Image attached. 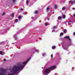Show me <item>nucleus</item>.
<instances>
[{
  "label": "nucleus",
  "mask_w": 75,
  "mask_h": 75,
  "mask_svg": "<svg viewBox=\"0 0 75 75\" xmlns=\"http://www.w3.org/2000/svg\"><path fill=\"white\" fill-rule=\"evenodd\" d=\"M63 34L62 33H60V36H62V35H63Z\"/></svg>",
  "instance_id": "nucleus-18"
},
{
  "label": "nucleus",
  "mask_w": 75,
  "mask_h": 75,
  "mask_svg": "<svg viewBox=\"0 0 75 75\" xmlns=\"http://www.w3.org/2000/svg\"><path fill=\"white\" fill-rule=\"evenodd\" d=\"M61 58L60 57H59L58 60H61Z\"/></svg>",
  "instance_id": "nucleus-30"
},
{
  "label": "nucleus",
  "mask_w": 75,
  "mask_h": 75,
  "mask_svg": "<svg viewBox=\"0 0 75 75\" xmlns=\"http://www.w3.org/2000/svg\"><path fill=\"white\" fill-rule=\"evenodd\" d=\"M29 2V1L27 0L26 1V3H27V4H28V3Z\"/></svg>",
  "instance_id": "nucleus-24"
},
{
  "label": "nucleus",
  "mask_w": 75,
  "mask_h": 75,
  "mask_svg": "<svg viewBox=\"0 0 75 75\" xmlns=\"http://www.w3.org/2000/svg\"><path fill=\"white\" fill-rule=\"evenodd\" d=\"M65 9H66V8L63 7L62 8V10H63V11H64Z\"/></svg>",
  "instance_id": "nucleus-11"
},
{
  "label": "nucleus",
  "mask_w": 75,
  "mask_h": 75,
  "mask_svg": "<svg viewBox=\"0 0 75 75\" xmlns=\"http://www.w3.org/2000/svg\"><path fill=\"white\" fill-rule=\"evenodd\" d=\"M4 42H0V45H1V44H3Z\"/></svg>",
  "instance_id": "nucleus-25"
},
{
  "label": "nucleus",
  "mask_w": 75,
  "mask_h": 75,
  "mask_svg": "<svg viewBox=\"0 0 75 75\" xmlns=\"http://www.w3.org/2000/svg\"><path fill=\"white\" fill-rule=\"evenodd\" d=\"M2 34H3V33H2Z\"/></svg>",
  "instance_id": "nucleus-45"
},
{
  "label": "nucleus",
  "mask_w": 75,
  "mask_h": 75,
  "mask_svg": "<svg viewBox=\"0 0 75 75\" xmlns=\"http://www.w3.org/2000/svg\"><path fill=\"white\" fill-rule=\"evenodd\" d=\"M72 9L73 10H75V8H73Z\"/></svg>",
  "instance_id": "nucleus-36"
},
{
  "label": "nucleus",
  "mask_w": 75,
  "mask_h": 75,
  "mask_svg": "<svg viewBox=\"0 0 75 75\" xmlns=\"http://www.w3.org/2000/svg\"><path fill=\"white\" fill-rule=\"evenodd\" d=\"M48 20H50V19H48Z\"/></svg>",
  "instance_id": "nucleus-43"
},
{
  "label": "nucleus",
  "mask_w": 75,
  "mask_h": 75,
  "mask_svg": "<svg viewBox=\"0 0 75 75\" xmlns=\"http://www.w3.org/2000/svg\"><path fill=\"white\" fill-rule=\"evenodd\" d=\"M13 1V2L14 3V2H16V0H12Z\"/></svg>",
  "instance_id": "nucleus-29"
},
{
  "label": "nucleus",
  "mask_w": 75,
  "mask_h": 75,
  "mask_svg": "<svg viewBox=\"0 0 75 75\" xmlns=\"http://www.w3.org/2000/svg\"><path fill=\"white\" fill-rule=\"evenodd\" d=\"M4 61H5V62L6 61V59H4Z\"/></svg>",
  "instance_id": "nucleus-34"
},
{
  "label": "nucleus",
  "mask_w": 75,
  "mask_h": 75,
  "mask_svg": "<svg viewBox=\"0 0 75 75\" xmlns=\"http://www.w3.org/2000/svg\"><path fill=\"white\" fill-rule=\"evenodd\" d=\"M74 35H75V32H74L73 33Z\"/></svg>",
  "instance_id": "nucleus-35"
},
{
  "label": "nucleus",
  "mask_w": 75,
  "mask_h": 75,
  "mask_svg": "<svg viewBox=\"0 0 75 75\" xmlns=\"http://www.w3.org/2000/svg\"><path fill=\"white\" fill-rule=\"evenodd\" d=\"M63 32L64 34H65L66 33V32H67V30H66V29H64L63 30Z\"/></svg>",
  "instance_id": "nucleus-14"
},
{
  "label": "nucleus",
  "mask_w": 75,
  "mask_h": 75,
  "mask_svg": "<svg viewBox=\"0 0 75 75\" xmlns=\"http://www.w3.org/2000/svg\"><path fill=\"white\" fill-rule=\"evenodd\" d=\"M18 18L19 20H20V21H21V16H18Z\"/></svg>",
  "instance_id": "nucleus-12"
},
{
  "label": "nucleus",
  "mask_w": 75,
  "mask_h": 75,
  "mask_svg": "<svg viewBox=\"0 0 75 75\" xmlns=\"http://www.w3.org/2000/svg\"><path fill=\"white\" fill-rule=\"evenodd\" d=\"M65 38H68L69 41H70V42H69V44L68 45L71 46V45H73V43H72V40H71V39H70V38L69 37V36H68L64 37V39Z\"/></svg>",
  "instance_id": "nucleus-3"
},
{
  "label": "nucleus",
  "mask_w": 75,
  "mask_h": 75,
  "mask_svg": "<svg viewBox=\"0 0 75 75\" xmlns=\"http://www.w3.org/2000/svg\"><path fill=\"white\" fill-rule=\"evenodd\" d=\"M46 53H44L42 54V56L43 57H45V56H46Z\"/></svg>",
  "instance_id": "nucleus-10"
},
{
  "label": "nucleus",
  "mask_w": 75,
  "mask_h": 75,
  "mask_svg": "<svg viewBox=\"0 0 75 75\" xmlns=\"http://www.w3.org/2000/svg\"><path fill=\"white\" fill-rule=\"evenodd\" d=\"M23 14L25 15H26V14H25V12H24V13H23Z\"/></svg>",
  "instance_id": "nucleus-33"
},
{
  "label": "nucleus",
  "mask_w": 75,
  "mask_h": 75,
  "mask_svg": "<svg viewBox=\"0 0 75 75\" xmlns=\"http://www.w3.org/2000/svg\"><path fill=\"white\" fill-rule=\"evenodd\" d=\"M70 23L71 22L70 21H67L66 22V23Z\"/></svg>",
  "instance_id": "nucleus-26"
},
{
  "label": "nucleus",
  "mask_w": 75,
  "mask_h": 75,
  "mask_svg": "<svg viewBox=\"0 0 75 75\" xmlns=\"http://www.w3.org/2000/svg\"><path fill=\"white\" fill-rule=\"evenodd\" d=\"M7 70L4 69H1V71L0 72V75H6V74H4L5 73H6Z\"/></svg>",
  "instance_id": "nucleus-2"
},
{
  "label": "nucleus",
  "mask_w": 75,
  "mask_h": 75,
  "mask_svg": "<svg viewBox=\"0 0 75 75\" xmlns=\"http://www.w3.org/2000/svg\"><path fill=\"white\" fill-rule=\"evenodd\" d=\"M31 18L32 19H33V18H34V17H32Z\"/></svg>",
  "instance_id": "nucleus-39"
},
{
  "label": "nucleus",
  "mask_w": 75,
  "mask_h": 75,
  "mask_svg": "<svg viewBox=\"0 0 75 75\" xmlns=\"http://www.w3.org/2000/svg\"><path fill=\"white\" fill-rule=\"evenodd\" d=\"M56 28V26H54L52 28L53 30H54V29H55Z\"/></svg>",
  "instance_id": "nucleus-20"
},
{
  "label": "nucleus",
  "mask_w": 75,
  "mask_h": 75,
  "mask_svg": "<svg viewBox=\"0 0 75 75\" xmlns=\"http://www.w3.org/2000/svg\"><path fill=\"white\" fill-rule=\"evenodd\" d=\"M12 44H15V43H12Z\"/></svg>",
  "instance_id": "nucleus-40"
},
{
  "label": "nucleus",
  "mask_w": 75,
  "mask_h": 75,
  "mask_svg": "<svg viewBox=\"0 0 75 75\" xmlns=\"http://www.w3.org/2000/svg\"><path fill=\"white\" fill-rule=\"evenodd\" d=\"M11 16L12 17H14V14L12 13L11 15Z\"/></svg>",
  "instance_id": "nucleus-23"
},
{
  "label": "nucleus",
  "mask_w": 75,
  "mask_h": 75,
  "mask_svg": "<svg viewBox=\"0 0 75 75\" xmlns=\"http://www.w3.org/2000/svg\"><path fill=\"white\" fill-rule=\"evenodd\" d=\"M3 54V52L0 51V55H1Z\"/></svg>",
  "instance_id": "nucleus-22"
},
{
  "label": "nucleus",
  "mask_w": 75,
  "mask_h": 75,
  "mask_svg": "<svg viewBox=\"0 0 75 75\" xmlns=\"http://www.w3.org/2000/svg\"><path fill=\"white\" fill-rule=\"evenodd\" d=\"M18 33H17L16 34L14 35H13V37H14V38H15V40H17V38H17V37L16 36V35L17 34H18Z\"/></svg>",
  "instance_id": "nucleus-6"
},
{
  "label": "nucleus",
  "mask_w": 75,
  "mask_h": 75,
  "mask_svg": "<svg viewBox=\"0 0 75 75\" xmlns=\"http://www.w3.org/2000/svg\"><path fill=\"white\" fill-rule=\"evenodd\" d=\"M55 46H53V47H52V49H54V48H55Z\"/></svg>",
  "instance_id": "nucleus-28"
},
{
  "label": "nucleus",
  "mask_w": 75,
  "mask_h": 75,
  "mask_svg": "<svg viewBox=\"0 0 75 75\" xmlns=\"http://www.w3.org/2000/svg\"><path fill=\"white\" fill-rule=\"evenodd\" d=\"M50 10H51V8H50V7H48L47 8V11H48Z\"/></svg>",
  "instance_id": "nucleus-8"
},
{
  "label": "nucleus",
  "mask_w": 75,
  "mask_h": 75,
  "mask_svg": "<svg viewBox=\"0 0 75 75\" xmlns=\"http://www.w3.org/2000/svg\"><path fill=\"white\" fill-rule=\"evenodd\" d=\"M34 52H37V53H38V52H39V50H37L35 49L34 50Z\"/></svg>",
  "instance_id": "nucleus-7"
},
{
  "label": "nucleus",
  "mask_w": 75,
  "mask_h": 75,
  "mask_svg": "<svg viewBox=\"0 0 75 75\" xmlns=\"http://www.w3.org/2000/svg\"><path fill=\"white\" fill-rule=\"evenodd\" d=\"M51 57H52V58H53V55L52 54L51 55Z\"/></svg>",
  "instance_id": "nucleus-32"
},
{
  "label": "nucleus",
  "mask_w": 75,
  "mask_h": 75,
  "mask_svg": "<svg viewBox=\"0 0 75 75\" xmlns=\"http://www.w3.org/2000/svg\"><path fill=\"white\" fill-rule=\"evenodd\" d=\"M58 19L59 20H61L62 19V17L61 16H59L58 17Z\"/></svg>",
  "instance_id": "nucleus-13"
},
{
  "label": "nucleus",
  "mask_w": 75,
  "mask_h": 75,
  "mask_svg": "<svg viewBox=\"0 0 75 75\" xmlns=\"http://www.w3.org/2000/svg\"><path fill=\"white\" fill-rule=\"evenodd\" d=\"M23 10V8H21V11H22V10Z\"/></svg>",
  "instance_id": "nucleus-37"
},
{
  "label": "nucleus",
  "mask_w": 75,
  "mask_h": 75,
  "mask_svg": "<svg viewBox=\"0 0 75 75\" xmlns=\"http://www.w3.org/2000/svg\"><path fill=\"white\" fill-rule=\"evenodd\" d=\"M62 46L64 50H67V48H68V47H69V46L68 45L65 44H64L63 43L62 44Z\"/></svg>",
  "instance_id": "nucleus-4"
},
{
  "label": "nucleus",
  "mask_w": 75,
  "mask_h": 75,
  "mask_svg": "<svg viewBox=\"0 0 75 75\" xmlns=\"http://www.w3.org/2000/svg\"><path fill=\"white\" fill-rule=\"evenodd\" d=\"M57 5H55L54 6V8H55V9H57Z\"/></svg>",
  "instance_id": "nucleus-15"
},
{
  "label": "nucleus",
  "mask_w": 75,
  "mask_h": 75,
  "mask_svg": "<svg viewBox=\"0 0 75 75\" xmlns=\"http://www.w3.org/2000/svg\"><path fill=\"white\" fill-rule=\"evenodd\" d=\"M18 20L16 19L15 20V22H16V23H17V22H18Z\"/></svg>",
  "instance_id": "nucleus-21"
},
{
  "label": "nucleus",
  "mask_w": 75,
  "mask_h": 75,
  "mask_svg": "<svg viewBox=\"0 0 75 75\" xmlns=\"http://www.w3.org/2000/svg\"><path fill=\"white\" fill-rule=\"evenodd\" d=\"M62 17L63 19H64V18H65V17H66V16L65 15H63Z\"/></svg>",
  "instance_id": "nucleus-9"
},
{
  "label": "nucleus",
  "mask_w": 75,
  "mask_h": 75,
  "mask_svg": "<svg viewBox=\"0 0 75 75\" xmlns=\"http://www.w3.org/2000/svg\"><path fill=\"white\" fill-rule=\"evenodd\" d=\"M5 14V13H3L2 14V16H4V14Z\"/></svg>",
  "instance_id": "nucleus-27"
},
{
  "label": "nucleus",
  "mask_w": 75,
  "mask_h": 75,
  "mask_svg": "<svg viewBox=\"0 0 75 75\" xmlns=\"http://www.w3.org/2000/svg\"><path fill=\"white\" fill-rule=\"evenodd\" d=\"M74 23H75V22H74Z\"/></svg>",
  "instance_id": "nucleus-44"
},
{
  "label": "nucleus",
  "mask_w": 75,
  "mask_h": 75,
  "mask_svg": "<svg viewBox=\"0 0 75 75\" xmlns=\"http://www.w3.org/2000/svg\"><path fill=\"white\" fill-rule=\"evenodd\" d=\"M55 75H58V74H56Z\"/></svg>",
  "instance_id": "nucleus-41"
},
{
  "label": "nucleus",
  "mask_w": 75,
  "mask_h": 75,
  "mask_svg": "<svg viewBox=\"0 0 75 75\" xmlns=\"http://www.w3.org/2000/svg\"><path fill=\"white\" fill-rule=\"evenodd\" d=\"M48 25V23H45V25L46 26H47Z\"/></svg>",
  "instance_id": "nucleus-19"
},
{
  "label": "nucleus",
  "mask_w": 75,
  "mask_h": 75,
  "mask_svg": "<svg viewBox=\"0 0 75 75\" xmlns=\"http://www.w3.org/2000/svg\"><path fill=\"white\" fill-rule=\"evenodd\" d=\"M53 30H52V33H54V32H56L57 31L55 30L54 29H53Z\"/></svg>",
  "instance_id": "nucleus-16"
},
{
  "label": "nucleus",
  "mask_w": 75,
  "mask_h": 75,
  "mask_svg": "<svg viewBox=\"0 0 75 75\" xmlns=\"http://www.w3.org/2000/svg\"><path fill=\"white\" fill-rule=\"evenodd\" d=\"M37 13H38V12L37 11H35V14H37Z\"/></svg>",
  "instance_id": "nucleus-31"
},
{
  "label": "nucleus",
  "mask_w": 75,
  "mask_h": 75,
  "mask_svg": "<svg viewBox=\"0 0 75 75\" xmlns=\"http://www.w3.org/2000/svg\"><path fill=\"white\" fill-rule=\"evenodd\" d=\"M73 17H75V13L73 15Z\"/></svg>",
  "instance_id": "nucleus-38"
},
{
  "label": "nucleus",
  "mask_w": 75,
  "mask_h": 75,
  "mask_svg": "<svg viewBox=\"0 0 75 75\" xmlns=\"http://www.w3.org/2000/svg\"><path fill=\"white\" fill-rule=\"evenodd\" d=\"M55 68H56V66H52L45 69L44 72H43V71H42V74L44 75H47L48 74H50L51 70L54 69H55Z\"/></svg>",
  "instance_id": "nucleus-1"
},
{
  "label": "nucleus",
  "mask_w": 75,
  "mask_h": 75,
  "mask_svg": "<svg viewBox=\"0 0 75 75\" xmlns=\"http://www.w3.org/2000/svg\"><path fill=\"white\" fill-rule=\"evenodd\" d=\"M72 69L74 68V67H72Z\"/></svg>",
  "instance_id": "nucleus-42"
},
{
  "label": "nucleus",
  "mask_w": 75,
  "mask_h": 75,
  "mask_svg": "<svg viewBox=\"0 0 75 75\" xmlns=\"http://www.w3.org/2000/svg\"><path fill=\"white\" fill-rule=\"evenodd\" d=\"M75 1H69V4H75Z\"/></svg>",
  "instance_id": "nucleus-5"
},
{
  "label": "nucleus",
  "mask_w": 75,
  "mask_h": 75,
  "mask_svg": "<svg viewBox=\"0 0 75 75\" xmlns=\"http://www.w3.org/2000/svg\"><path fill=\"white\" fill-rule=\"evenodd\" d=\"M61 40L64 41V40H65V38H61Z\"/></svg>",
  "instance_id": "nucleus-17"
}]
</instances>
